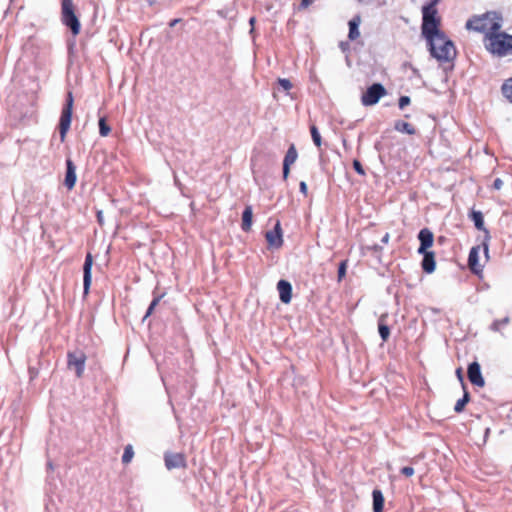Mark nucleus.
Instances as JSON below:
<instances>
[{"instance_id": "nucleus-1", "label": "nucleus", "mask_w": 512, "mask_h": 512, "mask_svg": "<svg viewBox=\"0 0 512 512\" xmlns=\"http://www.w3.org/2000/svg\"><path fill=\"white\" fill-rule=\"evenodd\" d=\"M425 39L431 55L439 62H450L456 57L453 42L442 31Z\"/></svg>"}, {"instance_id": "nucleus-2", "label": "nucleus", "mask_w": 512, "mask_h": 512, "mask_svg": "<svg viewBox=\"0 0 512 512\" xmlns=\"http://www.w3.org/2000/svg\"><path fill=\"white\" fill-rule=\"evenodd\" d=\"M486 49L498 57H504L512 54V35L505 32H492L485 36Z\"/></svg>"}, {"instance_id": "nucleus-3", "label": "nucleus", "mask_w": 512, "mask_h": 512, "mask_svg": "<svg viewBox=\"0 0 512 512\" xmlns=\"http://www.w3.org/2000/svg\"><path fill=\"white\" fill-rule=\"evenodd\" d=\"M437 14V8L428 5L422 7L421 33L424 38L441 32L439 29L440 17Z\"/></svg>"}, {"instance_id": "nucleus-4", "label": "nucleus", "mask_w": 512, "mask_h": 512, "mask_svg": "<svg viewBox=\"0 0 512 512\" xmlns=\"http://www.w3.org/2000/svg\"><path fill=\"white\" fill-rule=\"evenodd\" d=\"M466 28L477 32H483L486 36L488 33L500 30L501 25L499 22L494 21L490 14H485L482 16H474L469 19L466 23Z\"/></svg>"}, {"instance_id": "nucleus-5", "label": "nucleus", "mask_w": 512, "mask_h": 512, "mask_svg": "<svg viewBox=\"0 0 512 512\" xmlns=\"http://www.w3.org/2000/svg\"><path fill=\"white\" fill-rule=\"evenodd\" d=\"M61 21L67 26L74 36H77L81 30V24L74 11L72 0H62L61 2Z\"/></svg>"}, {"instance_id": "nucleus-6", "label": "nucleus", "mask_w": 512, "mask_h": 512, "mask_svg": "<svg viewBox=\"0 0 512 512\" xmlns=\"http://www.w3.org/2000/svg\"><path fill=\"white\" fill-rule=\"evenodd\" d=\"M73 94L72 92L67 93L66 103L62 109L60 121H59V133L61 141L63 142L66 138V134L70 128L72 111H73Z\"/></svg>"}, {"instance_id": "nucleus-7", "label": "nucleus", "mask_w": 512, "mask_h": 512, "mask_svg": "<svg viewBox=\"0 0 512 512\" xmlns=\"http://www.w3.org/2000/svg\"><path fill=\"white\" fill-rule=\"evenodd\" d=\"M386 94V89L380 83H374L361 97V102L364 106H372L378 103L381 97Z\"/></svg>"}, {"instance_id": "nucleus-8", "label": "nucleus", "mask_w": 512, "mask_h": 512, "mask_svg": "<svg viewBox=\"0 0 512 512\" xmlns=\"http://www.w3.org/2000/svg\"><path fill=\"white\" fill-rule=\"evenodd\" d=\"M86 355L82 351L68 352L67 365L69 369H74L78 378L83 376L85 370Z\"/></svg>"}, {"instance_id": "nucleus-9", "label": "nucleus", "mask_w": 512, "mask_h": 512, "mask_svg": "<svg viewBox=\"0 0 512 512\" xmlns=\"http://www.w3.org/2000/svg\"><path fill=\"white\" fill-rule=\"evenodd\" d=\"M265 238L269 248L278 249L282 246L283 236L281 224L279 221L276 222L273 230H269L266 232Z\"/></svg>"}, {"instance_id": "nucleus-10", "label": "nucleus", "mask_w": 512, "mask_h": 512, "mask_svg": "<svg viewBox=\"0 0 512 512\" xmlns=\"http://www.w3.org/2000/svg\"><path fill=\"white\" fill-rule=\"evenodd\" d=\"M92 266H93V257L91 253H87L83 265V290L84 294H88L91 282H92Z\"/></svg>"}, {"instance_id": "nucleus-11", "label": "nucleus", "mask_w": 512, "mask_h": 512, "mask_svg": "<svg viewBox=\"0 0 512 512\" xmlns=\"http://www.w3.org/2000/svg\"><path fill=\"white\" fill-rule=\"evenodd\" d=\"M467 375L469 381L478 387H483L485 385L484 378L481 373V368L478 362H472L468 366Z\"/></svg>"}, {"instance_id": "nucleus-12", "label": "nucleus", "mask_w": 512, "mask_h": 512, "mask_svg": "<svg viewBox=\"0 0 512 512\" xmlns=\"http://www.w3.org/2000/svg\"><path fill=\"white\" fill-rule=\"evenodd\" d=\"M418 239L420 241L418 253H424L425 251H428L427 249L433 245L434 235L428 228H423L418 233Z\"/></svg>"}, {"instance_id": "nucleus-13", "label": "nucleus", "mask_w": 512, "mask_h": 512, "mask_svg": "<svg viewBox=\"0 0 512 512\" xmlns=\"http://www.w3.org/2000/svg\"><path fill=\"white\" fill-rule=\"evenodd\" d=\"M297 150L294 145H291L286 152L283 161V178L286 180L290 173V166L297 160Z\"/></svg>"}, {"instance_id": "nucleus-14", "label": "nucleus", "mask_w": 512, "mask_h": 512, "mask_svg": "<svg viewBox=\"0 0 512 512\" xmlns=\"http://www.w3.org/2000/svg\"><path fill=\"white\" fill-rule=\"evenodd\" d=\"M165 466L171 470L173 468H179L185 466V458L181 453H167L165 454Z\"/></svg>"}, {"instance_id": "nucleus-15", "label": "nucleus", "mask_w": 512, "mask_h": 512, "mask_svg": "<svg viewBox=\"0 0 512 512\" xmlns=\"http://www.w3.org/2000/svg\"><path fill=\"white\" fill-rule=\"evenodd\" d=\"M480 247H472L468 256V265L471 271L478 274L482 271L483 266L479 263Z\"/></svg>"}, {"instance_id": "nucleus-16", "label": "nucleus", "mask_w": 512, "mask_h": 512, "mask_svg": "<svg viewBox=\"0 0 512 512\" xmlns=\"http://www.w3.org/2000/svg\"><path fill=\"white\" fill-rule=\"evenodd\" d=\"M76 167L71 159L66 160V175L64 184L68 189H72L76 183Z\"/></svg>"}, {"instance_id": "nucleus-17", "label": "nucleus", "mask_w": 512, "mask_h": 512, "mask_svg": "<svg viewBox=\"0 0 512 512\" xmlns=\"http://www.w3.org/2000/svg\"><path fill=\"white\" fill-rule=\"evenodd\" d=\"M277 290L279 292L280 300L288 304L291 301L292 297V286L291 284L286 280H280L277 283Z\"/></svg>"}, {"instance_id": "nucleus-18", "label": "nucleus", "mask_w": 512, "mask_h": 512, "mask_svg": "<svg viewBox=\"0 0 512 512\" xmlns=\"http://www.w3.org/2000/svg\"><path fill=\"white\" fill-rule=\"evenodd\" d=\"M421 254L423 255L421 263L422 269L428 274L434 272L436 266L434 253L431 251H425Z\"/></svg>"}, {"instance_id": "nucleus-19", "label": "nucleus", "mask_w": 512, "mask_h": 512, "mask_svg": "<svg viewBox=\"0 0 512 512\" xmlns=\"http://www.w3.org/2000/svg\"><path fill=\"white\" fill-rule=\"evenodd\" d=\"M387 314H382L378 319V331L381 339L385 342L390 336V328L386 323Z\"/></svg>"}, {"instance_id": "nucleus-20", "label": "nucleus", "mask_w": 512, "mask_h": 512, "mask_svg": "<svg viewBox=\"0 0 512 512\" xmlns=\"http://www.w3.org/2000/svg\"><path fill=\"white\" fill-rule=\"evenodd\" d=\"M360 17H354L349 21V33L348 37L350 40H356L360 36L359 32Z\"/></svg>"}, {"instance_id": "nucleus-21", "label": "nucleus", "mask_w": 512, "mask_h": 512, "mask_svg": "<svg viewBox=\"0 0 512 512\" xmlns=\"http://www.w3.org/2000/svg\"><path fill=\"white\" fill-rule=\"evenodd\" d=\"M373 497V511L382 512L384 506V497L380 490L375 489L372 493Z\"/></svg>"}, {"instance_id": "nucleus-22", "label": "nucleus", "mask_w": 512, "mask_h": 512, "mask_svg": "<svg viewBox=\"0 0 512 512\" xmlns=\"http://www.w3.org/2000/svg\"><path fill=\"white\" fill-rule=\"evenodd\" d=\"M252 217H253L252 207L246 206V208L244 209L243 214H242V225H241L242 229L244 231L250 230L251 225H252Z\"/></svg>"}, {"instance_id": "nucleus-23", "label": "nucleus", "mask_w": 512, "mask_h": 512, "mask_svg": "<svg viewBox=\"0 0 512 512\" xmlns=\"http://www.w3.org/2000/svg\"><path fill=\"white\" fill-rule=\"evenodd\" d=\"M394 129L398 132L406 133L408 135H413L416 133L415 128L411 124L401 120L395 122Z\"/></svg>"}, {"instance_id": "nucleus-24", "label": "nucleus", "mask_w": 512, "mask_h": 512, "mask_svg": "<svg viewBox=\"0 0 512 512\" xmlns=\"http://www.w3.org/2000/svg\"><path fill=\"white\" fill-rule=\"evenodd\" d=\"M471 219L474 222L475 227L480 230L484 231L486 234H488V231L484 227V219L483 215L480 211H472L471 213Z\"/></svg>"}, {"instance_id": "nucleus-25", "label": "nucleus", "mask_w": 512, "mask_h": 512, "mask_svg": "<svg viewBox=\"0 0 512 512\" xmlns=\"http://www.w3.org/2000/svg\"><path fill=\"white\" fill-rule=\"evenodd\" d=\"M503 96L512 103V78L507 79L501 87Z\"/></svg>"}, {"instance_id": "nucleus-26", "label": "nucleus", "mask_w": 512, "mask_h": 512, "mask_svg": "<svg viewBox=\"0 0 512 512\" xmlns=\"http://www.w3.org/2000/svg\"><path fill=\"white\" fill-rule=\"evenodd\" d=\"M469 400H470L469 393L464 389L463 397L461 399H459L454 406L455 412L461 413L464 410L465 405L469 402Z\"/></svg>"}, {"instance_id": "nucleus-27", "label": "nucleus", "mask_w": 512, "mask_h": 512, "mask_svg": "<svg viewBox=\"0 0 512 512\" xmlns=\"http://www.w3.org/2000/svg\"><path fill=\"white\" fill-rule=\"evenodd\" d=\"M111 132L110 126L106 123V119L104 117L99 119V133L102 137H106Z\"/></svg>"}, {"instance_id": "nucleus-28", "label": "nucleus", "mask_w": 512, "mask_h": 512, "mask_svg": "<svg viewBox=\"0 0 512 512\" xmlns=\"http://www.w3.org/2000/svg\"><path fill=\"white\" fill-rule=\"evenodd\" d=\"M310 132H311V137H312V140H313L314 144L317 147H320L321 144H322V139H321V135H320L317 127L315 125H312L310 127Z\"/></svg>"}, {"instance_id": "nucleus-29", "label": "nucleus", "mask_w": 512, "mask_h": 512, "mask_svg": "<svg viewBox=\"0 0 512 512\" xmlns=\"http://www.w3.org/2000/svg\"><path fill=\"white\" fill-rule=\"evenodd\" d=\"M134 456V451L131 445H127L124 449V453L122 455V462L124 464H128Z\"/></svg>"}, {"instance_id": "nucleus-30", "label": "nucleus", "mask_w": 512, "mask_h": 512, "mask_svg": "<svg viewBox=\"0 0 512 512\" xmlns=\"http://www.w3.org/2000/svg\"><path fill=\"white\" fill-rule=\"evenodd\" d=\"M160 299H161V296H157V297H155L152 300V302L150 303V305H149V307L147 309V312H146L144 318H147L148 316H150L152 314V312L154 311L155 307L158 305Z\"/></svg>"}, {"instance_id": "nucleus-31", "label": "nucleus", "mask_w": 512, "mask_h": 512, "mask_svg": "<svg viewBox=\"0 0 512 512\" xmlns=\"http://www.w3.org/2000/svg\"><path fill=\"white\" fill-rule=\"evenodd\" d=\"M347 261L344 260L340 263L338 268V281H341L346 275Z\"/></svg>"}, {"instance_id": "nucleus-32", "label": "nucleus", "mask_w": 512, "mask_h": 512, "mask_svg": "<svg viewBox=\"0 0 512 512\" xmlns=\"http://www.w3.org/2000/svg\"><path fill=\"white\" fill-rule=\"evenodd\" d=\"M278 83L285 91H289L292 88V84L288 79H279Z\"/></svg>"}, {"instance_id": "nucleus-33", "label": "nucleus", "mask_w": 512, "mask_h": 512, "mask_svg": "<svg viewBox=\"0 0 512 512\" xmlns=\"http://www.w3.org/2000/svg\"><path fill=\"white\" fill-rule=\"evenodd\" d=\"M410 101H411L410 97H408V96H401L399 98V108L400 109L405 108L407 105L410 104Z\"/></svg>"}, {"instance_id": "nucleus-34", "label": "nucleus", "mask_w": 512, "mask_h": 512, "mask_svg": "<svg viewBox=\"0 0 512 512\" xmlns=\"http://www.w3.org/2000/svg\"><path fill=\"white\" fill-rule=\"evenodd\" d=\"M353 167L355 171L360 175H365V171L361 165V163L358 160L353 161Z\"/></svg>"}, {"instance_id": "nucleus-35", "label": "nucleus", "mask_w": 512, "mask_h": 512, "mask_svg": "<svg viewBox=\"0 0 512 512\" xmlns=\"http://www.w3.org/2000/svg\"><path fill=\"white\" fill-rule=\"evenodd\" d=\"M401 473L403 475H405L406 477H410V476H412L414 474V469L412 467H409V466L403 467L401 469Z\"/></svg>"}, {"instance_id": "nucleus-36", "label": "nucleus", "mask_w": 512, "mask_h": 512, "mask_svg": "<svg viewBox=\"0 0 512 512\" xmlns=\"http://www.w3.org/2000/svg\"><path fill=\"white\" fill-rule=\"evenodd\" d=\"M503 186V181L500 178H496L493 182V188L496 190H500Z\"/></svg>"}, {"instance_id": "nucleus-37", "label": "nucleus", "mask_w": 512, "mask_h": 512, "mask_svg": "<svg viewBox=\"0 0 512 512\" xmlns=\"http://www.w3.org/2000/svg\"><path fill=\"white\" fill-rule=\"evenodd\" d=\"M299 189H300L301 193H303L304 195H307V184H306V182L301 181L300 184H299Z\"/></svg>"}, {"instance_id": "nucleus-38", "label": "nucleus", "mask_w": 512, "mask_h": 512, "mask_svg": "<svg viewBox=\"0 0 512 512\" xmlns=\"http://www.w3.org/2000/svg\"><path fill=\"white\" fill-rule=\"evenodd\" d=\"M312 2H313V0H302L300 3V8L305 9L308 6H310L312 4Z\"/></svg>"}, {"instance_id": "nucleus-39", "label": "nucleus", "mask_w": 512, "mask_h": 512, "mask_svg": "<svg viewBox=\"0 0 512 512\" xmlns=\"http://www.w3.org/2000/svg\"><path fill=\"white\" fill-rule=\"evenodd\" d=\"M456 374H457V377L458 379L460 380L462 386H463V389H465V385H464V381H463V375H462V370L461 368L457 369L456 370Z\"/></svg>"}, {"instance_id": "nucleus-40", "label": "nucleus", "mask_w": 512, "mask_h": 512, "mask_svg": "<svg viewBox=\"0 0 512 512\" xmlns=\"http://www.w3.org/2000/svg\"><path fill=\"white\" fill-rule=\"evenodd\" d=\"M97 221L100 225H103V222H104V217H103V212L102 211H98L97 212Z\"/></svg>"}, {"instance_id": "nucleus-41", "label": "nucleus", "mask_w": 512, "mask_h": 512, "mask_svg": "<svg viewBox=\"0 0 512 512\" xmlns=\"http://www.w3.org/2000/svg\"><path fill=\"white\" fill-rule=\"evenodd\" d=\"M440 2V0H431L429 3H427L426 5L428 6H432L434 8H436L437 4Z\"/></svg>"}, {"instance_id": "nucleus-42", "label": "nucleus", "mask_w": 512, "mask_h": 512, "mask_svg": "<svg viewBox=\"0 0 512 512\" xmlns=\"http://www.w3.org/2000/svg\"><path fill=\"white\" fill-rule=\"evenodd\" d=\"M348 47H349L348 43H346V42L340 43V48L342 51H346L348 49Z\"/></svg>"}, {"instance_id": "nucleus-43", "label": "nucleus", "mask_w": 512, "mask_h": 512, "mask_svg": "<svg viewBox=\"0 0 512 512\" xmlns=\"http://www.w3.org/2000/svg\"><path fill=\"white\" fill-rule=\"evenodd\" d=\"M181 22V19H174L170 22V27H174L177 23Z\"/></svg>"}, {"instance_id": "nucleus-44", "label": "nucleus", "mask_w": 512, "mask_h": 512, "mask_svg": "<svg viewBox=\"0 0 512 512\" xmlns=\"http://www.w3.org/2000/svg\"><path fill=\"white\" fill-rule=\"evenodd\" d=\"M249 23L250 25L253 27L254 26V23H255V18L254 17H251L250 20H249ZM253 31V28L251 29V32Z\"/></svg>"}, {"instance_id": "nucleus-45", "label": "nucleus", "mask_w": 512, "mask_h": 512, "mask_svg": "<svg viewBox=\"0 0 512 512\" xmlns=\"http://www.w3.org/2000/svg\"><path fill=\"white\" fill-rule=\"evenodd\" d=\"M388 238H389V235H388V234H386V235L383 237L382 241H383V242H388Z\"/></svg>"}, {"instance_id": "nucleus-46", "label": "nucleus", "mask_w": 512, "mask_h": 512, "mask_svg": "<svg viewBox=\"0 0 512 512\" xmlns=\"http://www.w3.org/2000/svg\"><path fill=\"white\" fill-rule=\"evenodd\" d=\"M484 250H485V253L487 254L488 253V246L486 244H484Z\"/></svg>"}, {"instance_id": "nucleus-47", "label": "nucleus", "mask_w": 512, "mask_h": 512, "mask_svg": "<svg viewBox=\"0 0 512 512\" xmlns=\"http://www.w3.org/2000/svg\"><path fill=\"white\" fill-rule=\"evenodd\" d=\"M47 465H48V467H49L50 469H52V468H53V467H52V463H51V462H48V464H47Z\"/></svg>"}, {"instance_id": "nucleus-48", "label": "nucleus", "mask_w": 512, "mask_h": 512, "mask_svg": "<svg viewBox=\"0 0 512 512\" xmlns=\"http://www.w3.org/2000/svg\"><path fill=\"white\" fill-rule=\"evenodd\" d=\"M498 328V325L493 324V329L496 330Z\"/></svg>"}]
</instances>
